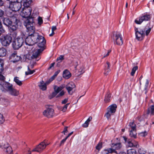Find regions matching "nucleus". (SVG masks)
Masks as SVG:
<instances>
[{"label": "nucleus", "instance_id": "1", "mask_svg": "<svg viewBox=\"0 0 154 154\" xmlns=\"http://www.w3.org/2000/svg\"><path fill=\"white\" fill-rule=\"evenodd\" d=\"M32 11L30 15V16L25 21L24 24L29 31L33 32L35 29V27L33 25V23H34V18L37 16L38 13L36 10Z\"/></svg>", "mask_w": 154, "mask_h": 154}, {"label": "nucleus", "instance_id": "2", "mask_svg": "<svg viewBox=\"0 0 154 154\" xmlns=\"http://www.w3.org/2000/svg\"><path fill=\"white\" fill-rule=\"evenodd\" d=\"M1 90L3 92L7 91L12 95L17 96L19 94V91L14 88L13 85L9 82H2L1 84Z\"/></svg>", "mask_w": 154, "mask_h": 154}, {"label": "nucleus", "instance_id": "3", "mask_svg": "<svg viewBox=\"0 0 154 154\" xmlns=\"http://www.w3.org/2000/svg\"><path fill=\"white\" fill-rule=\"evenodd\" d=\"M28 32H29V35L25 39V42L26 45H32L37 42L40 36L41 35H39V34L35 32H32L27 29Z\"/></svg>", "mask_w": 154, "mask_h": 154}, {"label": "nucleus", "instance_id": "4", "mask_svg": "<svg viewBox=\"0 0 154 154\" xmlns=\"http://www.w3.org/2000/svg\"><path fill=\"white\" fill-rule=\"evenodd\" d=\"M4 24L10 27L11 30L12 31L15 30L18 26L17 23L19 22L16 16L10 19L5 18L3 20Z\"/></svg>", "mask_w": 154, "mask_h": 154}, {"label": "nucleus", "instance_id": "5", "mask_svg": "<svg viewBox=\"0 0 154 154\" xmlns=\"http://www.w3.org/2000/svg\"><path fill=\"white\" fill-rule=\"evenodd\" d=\"M32 52L27 54L26 55V58L29 60H31L37 57L39 54L41 53L43 50L41 49H35L33 47L32 49Z\"/></svg>", "mask_w": 154, "mask_h": 154}, {"label": "nucleus", "instance_id": "6", "mask_svg": "<svg viewBox=\"0 0 154 154\" xmlns=\"http://www.w3.org/2000/svg\"><path fill=\"white\" fill-rule=\"evenodd\" d=\"M23 42V38L17 37L14 39L12 43V47L14 49H18L22 46Z\"/></svg>", "mask_w": 154, "mask_h": 154}, {"label": "nucleus", "instance_id": "7", "mask_svg": "<svg viewBox=\"0 0 154 154\" xmlns=\"http://www.w3.org/2000/svg\"><path fill=\"white\" fill-rule=\"evenodd\" d=\"M12 37L10 35L7 34L0 38V40L2 45L7 46L10 44L11 41Z\"/></svg>", "mask_w": 154, "mask_h": 154}, {"label": "nucleus", "instance_id": "8", "mask_svg": "<svg viewBox=\"0 0 154 154\" xmlns=\"http://www.w3.org/2000/svg\"><path fill=\"white\" fill-rule=\"evenodd\" d=\"M48 140H45L43 141L41 143L34 148L32 150V152H41L45 149L46 146L50 144V143L48 142Z\"/></svg>", "mask_w": 154, "mask_h": 154}, {"label": "nucleus", "instance_id": "9", "mask_svg": "<svg viewBox=\"0 0 154 154\" xmlns=\"http://www.w3.org/2000/svg\"><path fill=\"white\" fill-rule=\"evenodd\" d=\"M122 147V144L120 143L116 144H112L111 148H108L105 150L107 151V153H115L118 154V153L116 150L120 149Z\"/></svg>", "mask_w": 154, "mask_h": 154}, {"label": "nucleus", "instance_id": "10", "mask_svg": "<svg viewBox=\"0 0 154 154\" xmlns=\"http://www.w3.org/2000/svg\"><path fill=\"white\" fill-rule=\"evenodd\" d=\"M117 106L116 104H112L109 106L107 109V112L105 115V116L109 119L111 116L116 111Z\"/></svg>", "mask_w": 154, "mask_h": 154}, {"label": "nucleus", "instance_id": "11", "mask_svg": "<svg viewBox=\"0 0 154 154\" xmlns=\"http://www.w3.org/2000/svg\"><path fill=\"white\" fill-rule=\"evenodd\" d=\"M65 87V85L64 84H62L59 86H58L56 85L54 86L53 88L54 91L53 92L50 96L49 97L50 99H51L52 98L56 96L57 94L59 93L60 91H62Z\"/></svg>", "mask_w": 154, "mask_h": 154}, {"label": "nucleus", "instance_id": "12", "mask_svg": "<svg viewBox=\"0 0 154 154\" xmlns=\"http://www.w3.org/2000/svg\"><path fill=\"white\" fill-rule=\"evenodd\" d=\"M150 18V16L149 14H145L143 15L138 18L135 19L134 22L137 24H140L143 21H147L149 20Z\"/></svg>", "mask_w": 154, "mask_h": 154}, {"label": "nucleus", "instance_id": "13", "mask_svg": "<svg viewBox=\"0 0 154 154\" xmlns=\"http://www.w3.org/2000/svg\"><path fill=\"white\" fill-rule=\"evenodd\" d=\"M113 39L114 43L117 45H121L123 44L121 35L119 33H117L114 34Z\"/></svg>", "mask_w": 154, "mask_h": 154}, {"label": "nucleus", "instance_id": "14", "mask_svg": "<svg viewBox=\"0 0 154 154\" xmlns=\"http://www.w3.org/2000/svg\"><path fill=\"white\" fill-rule=\"evenodd\" d=\"M43 115L48 118L52 117L54 114V110L51 107H49L43 112Z\"/></svg>", "mask_w": 154, "mask_h": 154}, {"label": "nucleus", "instance_id": "15", "mask_svg": "<svg viewBox=\"0 0 154 154\" xmlns=\"http://www.w3.org/2000/svg\"><path fill=\"white\" fill-rule=\"evenodd\" d=\"M7 8L10 10H20L21 5L19 2L15 3L9 2V5L7 6Z\"/></svg>", "mask_w": 154, "mask_h": 154}, {"label": "nucleus", "instance_id": "16", "mask_svg": "<svg viewBox=\"0 0 154 154\" xmlns=\"http://www.w3.org/2000/svg\"><path fill=\"white\" fill-rule=\"evenodd\" d=\"M145 30L144 29L143 30H140V31H136V30L135 34L137 39L138 40H143L145 35Z\"/></svg>", "mask_w": 154, "mask_h": 154}, {"label": "nucleus", "instance_id": "17", "mask_svg": "<svg viewBox=\"0 0 154 154\" xmlns=\"http://www.w3.org/2000/svg\"><path fill=\"white\" fill-rule=\"evenodd\" d=\"M45 43L46 41L45 38L43 36H40V38H39V39H38V41H37V42H36V43L37 44V45L38 47L41 48L39 49L43 50V48Z\"/></svg>", "mask_w": 154, "mask_h": 154}, {"label": "nucleus", "instance_id": "18", "mask_svg": "<svg viewBox=\"0 0 154 154\" xmlns=\"http://www.w3.org/2000/svg\"><path fill=\"white\" fill-rule=\"evenodd\" d=\"M75 87L74 83L70 82L66 86V88L68 91V93L70 94H72V91Z\"/></svg>", "mask_w": 154, "mask_h": 154}, {"label": "nucleus", "instance_id": "19", "mask_svg": "<svg viewBox=\"0 0 154 154\" xmlns=\"http://www.w3.org/2000/svg\"><path fill=\"white\" fill-rule=\"evenodd\" d=\"M32 11V10H21L20 14L22 17L27 19L30 17Z\"/></svg>", "mask_w": 154, "mask_h": 154}, {"label": "nucleus", "instance_id": "20", "mask_svg": "<svg viewBox=\"0 0 154 154\" xmlns=\"http://www.w3.org/2000/svg\"><path fill=\"white\" fill-rule=\"evenodd\" d=\"M10 58L14 63L19 61L21 59V57L17 55L16 54L13 53L10 57Z\"/></svg>", "mask_w": 154, "mask_h": 154}, {"label": "nucleus", "instance_id": "21", "mask_svg": "<svg viewBox=\"0 0 154 154\" xmlns=\"http://www.w3.org/2000/svg\"><path fill=\"white\" fill-rule=\"evenodd\" d=\"M33 67V66L32 65H31L28 66L27 71H26L25 72L26 75H31L35 72V70H32L31 69Z\"/></svg>", "mask_w": 154, "mask_h": 154}, {"label": "nucleus", "instance_id": "22", "mask_svg": "<svg viewBox=\"0 0 154 154\" xmlns=\"http://www.w3.org/2000/svg\"><path fill=\"white\" fill-rule=\"evenodd\" d=\"M15 10H7L6 11V15L11 18L14 17L15 16L16 17L17 15L15 14Z\"/></svg>", "mask_w": 154, "mask_h": 154}, {"label": "nucleus", "instance_id": "23", "mask_svg": "<svg viewBox=\"0 0 154 154\" xmlns=\"http://www.w3.org/2000/svg\"><path fill=\"white\" fill-rule=\"evenodd\" d=\"M38 85L42 91H45L47 89V85L43 80L40 82Z\"/></svg>", "mask_w": 154, "mask_h": 154}, {"label": "nucleus", "instance_id": "24", "mask_svg": "<svg viewBox=\"0 0 154 154\" xmlns=\"http://www.w3.org/2000/svg\"><path fill=\"white\" fill-rule=\"evenodd\" d=\"M63 76L66 79H68L71 77V74L68 70L66 69L63 72Z\"/></svg>", "mask_w": 154, "mask_h": 154}, {"label": "nucleus", "instance_id": "25", "mask_svg": "<svg viewBox=\"0 0 154 154\" xmlns=\"http://www.w3.org/2000/svg\"><path fill=\"white\" fill-rule=\"evenodd\" d=\"M24 7H28L31 3V0H22Z\"/></svg>", "mask_w": 154, "mask_h": 154}, {"label": "nucleus", "instance_id": "26", "mask_svg": "<svg viewBox=\"0 0 154 154\" xmlns=\"http://www.w3.org/2000/svg\"><path fill=\"white\" fill-rule=\"evenodd\" d=\"M6 147H7L5 150H4L7 154H11L12 152V150L11 147L9 146L8 143H6L5 144Z\"/></svg>", "mask_w": 154, "mask_h": 154}, {"label": "nucleus", "instance_id": "27", "mask_svg": "<svg viewBox=\"0 0 154 154\" xmlns=\"http://www.w3.org/2000/svg\"><path fill=\"white\" fill-rule=\"evenodd\" d=\"M147 113L150 114L151 115H154V105L151 106L148 108Z\"/></svg>", "mask_w": 154, "mask_h": 154}, {"label": "nucleus", "instance_id": "28", "mask_svg": "<svg viewBox=\"0 0 154 154\" xmlns=\"http://www.w3.org/2000/svg\"><path fill=\"white\" fill-rule=\"evenodd\" d=\"M109 62H107L106 64L105 65V74L106 75H107L109 72L110 71V70L109 69Z\"/></svg>", "mask_w": 154, "mask_h": 154}, {"label": "nucleus", "instance_id": "29", "mask_svg": "<svg viewBox=\"0 0 154 154\" xmlns=\"http://www.w3.org/2000/svg\"><path fill=\"white\" fill-rule=\"evenodd\" d=\"M7 50L3 48H0V57H3L5 56L6 54Z\"/></svg>", "mask_w": 154, "mask_h": 154}, {"label": "nucleus", "instance_id": "30", "mask_svg": "<svg viewBox=\"0 0 154 154\" xmlns=\"http://www.w3.org/2000/svg\"><path fill=\"white\" fill-rule=\"evenodd\" d=\"M111 95L109 92H108L105 95L104 101L106 103H108L110 101V98L111 97Z\"/></svg>", "mask_w": 154, "mask_h": 154}, {"label": "nucleus", "instance_id": "31", "mask_svg": "<svg viewBox=\"0 0 154 154\" xmlns=\"http://www.w3.org/2000/svg\"><path fill=\"white\" fill-rule=\"evenodd\" d=\"M129 130L136 131V125L135 124L134 122H131L129 123Z\"/></svg>", "mask_w": 154, "mask_h": 154}, {"label": "nucleus", "instance_id": "32", "mask_svg": "<svg viewBox=\"0 0 154 154\" xmlns=\"http://www.w3.org/2000/svg\"><path fill=\"white\" fill-rule=\"evenodd\" d=\"M85 68L84 66L82 64H81L79 66L78 69V72L79 75L83 74L85 72Z\"/></svg>", "mask_w": 154, "mask_h": 154}, {"label": "nucleus", "instance_id": "33", "mask_svg": "<svg viewBox=\"0 0 154 154\" xmlns=\"http://www.w3.org/2000/svg\"><path fill=\"white\" fill-rule=\"evenodd\" d=\"M127 146L130 147L134 146L137 147L138 146V145L137 142H135L134 143H133L130 141L128 142Z\"/></svg>", "mask_w": 154, "mask_h": 154}, {"label": "nucleus", "instance_id": "34", "mask_svg": "<svg viewBox=\"0 0 154 154\" xmlns=\"http://www.w3.org/2000/svg\"><path fill=\"white\" fill-rule=\"evenodd\" d=\"M129 136L131 137L134 138H135L136 137L137 133L136 131L129 130Z\"/></svg>", "mask_w": 154, "mask_h": 154}, {"label": "nucleus", "instance_id": "35", "mask_svg": "<svg viewBox=\"0 0 154 154\" xmlns=\"http://www.w3.org/2000/svg\"><path fill=\"white\" fill-rule=\"evenodd\" d=\"M18 78L15 77L14 79V81L18 85L21 86L22 84V81H20L18 79Z\"/></svg>", "mask_w": 154, "mask_h": 154}, {"label": "nucleus", "instance_id": "36", "mask_svg": "<svg viewBox=\"0 0 154 154\" xmlns=\"http://www.w3.org/2000/svg\"><path fill=\"white\" fill-rule=\"evenodd\" d=\"M138 69V67L137 66H134L132 70V71L131 72V75L133 76L136 72V71Z\"/></svg>", "mask_w": 154, "mask_h": 154}, {"label": "nucleus", "instance_id": "37", "mask_svg": "<svg viewBox=\"0 0 154 154\" xmlns=\"http://www.w3.org/2000/svg\"><path fill=\"white\" fill-rule=\"evenodd\" d=\"M138 152L140 154H145L146 152V151L144 149L141 148L139 149Z\"/></svg>", "mask_w": 154, "mask_h": 154}, {"label": "nucleus", "instance_id": "38", "mask_svg": "<svg viewBox=\"0 0 154 154\" xmlns=\"http://www.w3.org/2000/svg\"><path fill=\"white\" fill-rule=\"evenodd\" d=\"M149 81L148 79H146V82L145 86V94H146L147 92V89L149 85Z\"/></svg>", "mask_w": 154, "mask_h": 154}, {"label": "nucleus", "instance_id": "39", "mask_svg": "<svg viewBox=\"0 0 154 154\" xmlns=\"http://www.w3.org/2000/svg\"><path fill=\"white\" fill-rule=\"evenodd\" d=\"M69 103H67L66 104V105H65L62 108V111L64 112H66V110L67 109V108L69 105Z\"/></svg>", "mask_w": 154, "mask_h": 154}, {"label": "nucleus", "instance_id": "40", "mask_svg": "<svg viewBox=\"0 0 154 154\" xmlns=\"http://www.w3.org/2000/svg\"><path fill=\"white\" fill-rule=\"evenodd\" d=\"M43 23V21L42 18L39 16L38 19V23L39 25L42 24Z\"/></svg>", "mask_w": 154, "mask_h": 154}, {"label": "nucleus", "instance_id": "41", "mask_svg": "<svg viewBox=\"0 0 154 154\" xmlns=\"http://www.w3.org/2000/svg\"><path fill=\"white\" fill-rule=\"evenodd\" d=\"M65 92L64 91L62 90L56 96V98H58L60 97H62L65 94Z\"/></svg>", "mask_w": 154, "mask_h": 154}, {"label": "nucleus", "instance_id": "42", "mask_svg": "<svg viewBox=\"0 0 154 154\" xmlns=\"http://www.w3.org/2000/svg\"><path fill=\"white\" fill-rule=\"evenodd\" d=\"M135 151L132 149H128L127 150V154H134Z\"/></svg>", "mask_w": 154, "mask_h": 154}, {"label": "nucleus", "instance_id": "43", "mask_svg": "<svg viewBox=\"0 0 154 154\" xmlns=\"http://www.w3.org/2000/svg\"><path fill=\"white\" fill-rule=\"evenodd\" d=\"M102 143H99L96 146V149L99 150L102 148Z\"/></svg>", "mask_w": 154, "mask_h": 154}, {"label": "nucleus", "instance_id": "44", "mask_svg": "<svg viewBox=\"0 0 154 154\" xmlns=\"http://www.w3.org/2000/svg\"><path fill=\"white\" fill-rule=\"evenodd\" d=\"M60 72V71H57L56 72H55L54 74L52 77H51V79H53L54 80Z\"/></svg>", "mask_w": 154, "mask_h": 154}, {"label": "nucleus", "instance_id": "45", "mask_svg": "<svg viewBox=\"0 0 154 154\" xmlns=\"http://www.w3.org/2000/svg\"><path fill=\"white\" fill-rule=\"evenodd\" d=\"M64 59V56L63 55H60L59 57L57 58V61H60L59 62H61L62 60Z\"/></svg>", "mask_w": 154, "mask_h": 154}, {"label": "nucleus", "instance_id": "46", "mask_svg": "<svg viewBox=\"0 0 154 154\" xmlns=\"http://www.w3.org/2000/svg\"><path fill=\"white\" fill-rule=\"evenodd\" d=\"M6 143H8L7 142H5L4 143H2V145L0 146L1 147L2 149H3L4 150H5V149L7 148V147H6V146L5 145V144Z\"/></svg>", "mask_w": 154, "mask_h": 154}, {"label": "nucleus", "instance_id": "47", "mask_svg": "<svg viewBox=\"0 0 154 154\" xmlns=\"http://www.w3.org/2000/svg\"><path fill=\"white\" fill-rule=\"evenodd\" d=\"M68 127L67 126L65 127L62 133L64 135L66 133L68 132Z\"/></svg>", "mask_w": 154, "mask_h": 154}, {"label": "nucleus", "instance_id": "48", "mask_svg": "<svg viewBox=\"0 0 154 154\" xmlns=\"http://www.w3.org/2000/svg\"><path fill=\"white\" fill-rule=\"evenodd\" d=\"M54 80L53 79H51V77L45 83L47 85H48L52 81Z\"/></svg>", "mask_w": 154, "mask_h": 154}, {"label": "nucleus", "instance_id": "49", "mask_svg": "<svg viewBox=\"0 0 154 154\" xmlns=\"http://www.w3.org/2000/svg\"><path fill=\"white\" fill-rule=\"evenodd\" d=\"M4 120L3 118V115L0 113V124L3 123Z\"/></svg>", "mask_w": 154, "mask_h": 154}, {"label": "nucleus", "instance_id": "50", "mask_svg": "<svg viewBox=\"0 0 154 154\" xmlns=\"http://www.w3.org/2000/svg\"><path fill=\"white\" fill-rule=\"evenodd\" d=\"M5 32V30L2 27V25L0 26V32L2 33H4Z\"/></svg>", "mask_w": 154, "mask_h": 154}, {"label": "nucleus", "instance_id": "51", "mask_svg": "<svg viewBox=\"0 0 154 154\" xmlns=\"http://www.w3.org/2000/svg\"><path fill=\"white\" fill-rule=\"evenodd\" d=\"M140 135L143 137H145L147 134V132L145 131L144 132H141L140 134Z\"/></svg>", "mask_w": 154, "mask_h": 154}, {"label": "nucleus", "instance_id": "52", "mask_svg": "<svg viewBox=\"0 0 154 154\" xmlns=\"http://www.w3.org/2000/svg\"><path fill=\"white\" fill-rule=\"evenodd\" d=\"M89 123L85 121L84 123L82 126L84 128H87L88 126Z\"/></svg>", "mask_w": 154, "mask_h": 154}, {"label": "nucleus", "instance_id": "53", "mask_svg": "<svg viewBox=\"0 0 154 154\" xmlns=\"http://www.w3.org/2000/svg\"><path fill=\"white\" fill-rule=\"evenodd\" d=\"M68 99L67 98H66L62 101L61 103L62 104H65L68 102Z\"/></svg>", "mask_w": 154, "mask_h": 154}, {"label": "nucleus", "instance_id": "54", "mask_svg": "<svg viewBox=\"0 0 154 154\" xmlns=\"http://www.w3.org/2000/svg\"><path fill=\"white\" fill-rule=\"evenodd\" d=\"M151 30V28H149L147 30H146V35H147L150 32Z\"/></svg>", "mask_w": 154, "mask_h": 154}, {"label": "nucleus", "instance_id": "55", "mask_svg": "<svg viewBox=\"0 0 154 154\" xmlns=\"http://www.w3.org/2000/svg\"><path fill=\"white\" fill-rule=\"evenodd\" d=\"M66 141V140L64 139L62 140L60 142V145L61 146L62 145H63Z\"/></svg>", "mask_w": 154, "mask_h": 154}, {"label": "nucleus", "instance_id": "56", "mask_svg": "<svg viewBox=\"0 0 154 154\" xmlns=\"http://www.w3.org/2000/svg\"><path fill=\"white\" fill-rule=\"evenodd\" d=\"M57 29L56 26H53L51 28L52 31H54Z\"/></svg>", "mask_w": 154, "mask_h": 154}, {"label": "nucleus", "instance_id": "57", "mask_svg": "<svg viewBox=\"0 0 154 154\" xmlns=\"http://www.w3.org/2000/svg\"><path fill=\"white\" fill-rule=\"evenodd\" d=\"M92 118L91 117H89L87 119V120L86 121L88 123H89V122L92 120Z\"/></svg>", "mask_w": 154, "mask_h": 154}, {"label": "nucleus", "instance_id": "58", "mask_svg": "<svg viewBox=\"0 0 154 154\" xmlns=\"http://www.w3.org/2000/svg\"><path fill=\"white\" fill-rule=\"evenodd\" d=\"M4 14V12L2 10H0V17H2Z\"/></svg>", "mask_w": 154, "mask_h": 154}, {"label": "nucleus", "instance_id": "59", "mask_svg": "<svg viewBox=\"0 0 154 154\" xmlns=\"http://www.w3.org/2000/svg\"><path fill=\"white\" fill-rule=\"evenodd\" d=\"M110 52H111V50L108 51L107 54L106 55H104L103 57H106L107 56H108L109 55V54Z\"/></svg>", "mask_w": 154, "mask_h": 154}, {"label": "nucleus", "instance_id": "60", "mask_svg": "<svg viewBox=\"0 0 154 154\" xmlns=\"http://www.w3.org/2000/svg\"><path fill=\"white\" fill-rule=\"evenodd\" d=\"M54 64H55V63H52L51 64V65H50V67H49V69H51V68L52 67L54 66Z\"/></svg>", "mask_w": 154, "mask_h": 154}, {"label": "nucleus", "instance_id": "61", "mask_svg": "<svg viewBox=\"0 0 154 154\" xmlns=\"http://www.w3.org/2000/svg\"><path fill=\"white\" fill-rule=\"evenodd\" d=\"M4 4L2 0H0V6H2Z\"/></svg>", "mask_w": 154, "mask_h": 154}, {"label": "nucleus", "instance_id": "62", "mask_svg": "<svg viewBox=\"0 0 154 154\" xmlns=\"http://www.w3.org/2000/svg\"><path fill=\"white\" fill-rule=\"evenodd\" d=\"M54 34V31H52V33L49 35V36H52Z\"/></svg>", "mask_w": 154, "mask_h": 154}, {"label": "nucleus", "instance_id": "63", "mask_svg": "<svg viewBox=\"0 0 154 154\" xmlns=\"http://www.w3.org/2000/svg\"><path fill=\"white\" fill-rule=\"evenodd\" d=\"M73 132L72 131V132H71V133H69L68 135H69V136H70L71 135H72L73 134Z\"/></svg>", "mask_w": 154, "mask_h": 154}, {"label": "nucleus", "instance_id": "64", "mask_svg": "<svg viewBox=\"0 0 154 154\" xmlns=\"http://www.w3.org/2000/svg\"><path fill=\"white\" fill-rule=\"evenodd\" d=\"M119 154H126L125 152H120Z\"/></svg>", "mask_w": 154, "mask_h": 154}]
</instances>
